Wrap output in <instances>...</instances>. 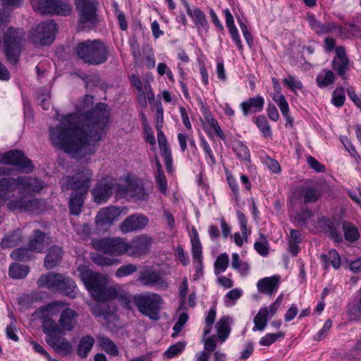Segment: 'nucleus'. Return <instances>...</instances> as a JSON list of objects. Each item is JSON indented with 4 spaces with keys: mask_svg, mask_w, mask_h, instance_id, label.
Wrapping results in <instances>:
<instances>
[{
    "mask_svg": "<svg viewBox=\"0 0 361 361\" xmlns=\"http://www.w3.org/2000/svg\"><path fill=\"white\" fill-rule=\"evenodd\" d=\"M93 97L86 94L76 105V112L64 116L59 125L49 128L50 140L59 149L75 158L92 155L101 139L109 116L106 105L91 109Z\"/></svg>",
    "mask_w": 361,
    "mask_h": 361,
    "instance_id": "f257e3e1",
    "label": "nucleus"
},
{
    "mask_svg": "<svg viewBox=\"0 0 361 361\" xmlns=\"http://www.w3.org/2000/svg\"><path fill=\"white\" fill-rule=\"evenodd\" d=\"M78 316L75 310L66 307L60 314L58 323L55 321L47 322L45 328L49 334L45 336V341L54 351L63 355L71 353L73 348L71 343L61 335L73 330L78 323Z\"/></svg>",
    "mask_w": 361,
    "mask_h": 361,
    "instance_id": "f03ea898",
    "label": "nucleus"
},
{
    "mask_svg": "<svg viewBox=\"0 0 361 361\" xmlns=\"http://www.w3.org/2000/svg\"><path fill=\"white\" fill-rule=\"evenodd\" d=\"M77 271L86 288L94 300L106 302L118 297V290L107 286L108 281L105 276L99 273L92 272L85 265L78 266Z\"/></svg>",
    "mask_w": 361,
    "mask_h": 361,
    "instance_id": "7ed1b4c3",
    "label": "nucleus"
},
{
    "mask_svg": "<svg viewBox=\"0 0 361 361\" xmlns=\"http://www.w3.org/2000/svg\"><path fill=\"white\" fill-rule=\"evenodd\" d=\"M77 56L85 63L99 65L108 59V48L100 40H86L80 42L75 47Z\"/></svg>",
    "mask_w": 361,
    "mask_h": 361,
    "instance_id": "20e7f679",
    "label": "nucleus"
},
{
    "mask_svg": "<svg viewBox=\"0 0 361 361\" xmlns=\"http://www.w3.org/2000/svg\"><path fill=\"white\" fill-rule=\"evenodd\" d=\"M133 302L143 315L152 320L159 319V312L163 304V299L160 295L151 292L135 295L133 297Z\"/></svg>",
    "mask_w": 361,
    "mask_h": 361,
    "instance_id": "39448f33",
    "label": "nucleus"
},
{
    "mask_svg": "<svg viewBox=\"0 0 361 361\" xmlns=\"http://www.w3.org/2000/svg\"><path fill=\"white\" fill-rule=\"evenodd\" d=\"M0 164H3L0 166V176L13 174V169L8 166H16L20 171L26 173H30L33 169L32 161L20 150H10L0 154Z\"/></svg>",
    "mask_w": 361,
    "mask_h": 361,
    "instance_id": "423d86ee",
    "label": "nucleus"
},
{
    "mask_svg": "<svg viewBox=\"0 0 361 361\" xmlns=\"http://www.w3.org/2000/svg\"><path fill=\"white\" fill-rule=\"evenodd\" d=\"M75 10L78 14V25L83 29L91 30L99 23L97 0H75Z\"/></svg>",
    "mask_w": 361,
    "mask_h": 361,
    "instance_id": "0eeeda50",
    "label": "nucleus"
},
{
    "mask_svg": "<svg viewBox=\"0 0 361 361\" xmlns=\"http://www.w3.org/2000/svg\"><path fill=\"white\" fill-rule=\"evenodd\" d=\"M25 41V32L22 29L9 27L4 35V53L8 61L16 64Z\"/></svg>",
    "mask_w": 361,
    "mask_h": 361,
    "instance_id": "6e6552de",
    "label": "nucleus"
},
{
    "mask_svg": "<svg viewBox=\"0 0 361 361\" xmlns=\"http://www.w3.org/2000/svg\"><path fill=\"white\" fill-rule=\"evenodd\" d=\"M94 248L112 256L128 255V242L121 237L106 238L93 241Z\"/></svg>",
    "mask_w": 361,
    "mask_h": 361,
    "instance_id": "1a4fd4ad",
    "label": "nucleus"
},
{
    "mask_svg": "<svg viewBox=\"0 0 361 361\" xmlns=\"http://www.w3.org/2000/svg\"><path fill=\"white\" fill-rule=\"evenodd\" d=\"M57 31V25L54 20H49L37 25L30 33V40L37 45H49L54 39Z\"/></svg>",
    "mask_w": 361,
    "mask_h": 361,
    "instance_id": "9d476101",
    "label": "nucleus"
},
{
    "mask_svg": "<svg viewBox=\"0 0 361 361\" xmlns=\"http://www.w3.org/2000/svg\"><path fill=\"white\" fill-rule=\"evenodd\" d=\"M93 172L87 167H82L73 176L66 178V185L71 190L88 193L92 180Z\"/></svg>",
    "mask_w": 361,
    "mask_h": 361,
    "instance_id": "9b49d317",
    "label": "nucleus"
},
{
    "mask_svg": "<svg viewBox=\"0 0 361 361\" xmlns=\"http://www.w3.org/2000/svg\"><path fill=\"white\" fill-rule=\"evenodd\" d=\"M64 306L65 304L63 302L55 301L35 310L34 316L42 321V329L46 336L49 334V333L46 331L45 328L47 322L55 321L52 317L57 316L59 313L61 314L64 309Z\"/></svg>",
    "mask_w": 361,
    "mask_h": 361,
    "instance_id": "f8f14e48",
    "label": "nucleus"
},
{
    "mask_svg": "<svg viewBox=\"0 0 361 361\" xmlns=\"http://www.w3.org/2000/svg\"><path fill=\"white\" fill-rule=\"evenodd\" d=\"M11 180H14L12 184V193L18 189L20 192L32 194L39 192L44 188L42 181L31 176H20Z\"/></svg>",
    "mask_w": 361,
    "mask_h": 361,
    "instance_id": "ddd939ff",
    "label": "nucleus"
},
{
    "mask_svg": "<svg viewBox=\"0 0 361 361\" xmlns=\"http://www.w3.org/2000/svg\"><path fill=\"white\" fill-rule=\"evenodd\" d=\"M120 211L114 206L100 209L95 216V224L99 229L106 230L118 217Z\"/></svg>",
    "mask_w": 361,
    "mask_h": 361,
    "instance_id": "4468645a",
    "label": "nucleus"
},
{
    "mask_svg": "<svg viewBox=\"0 0 361 361\" xmlns=\"http://www.w3.org/2000/svg\"><path fill=\"white\" fill-rule=\"evenodd\" d=\"M137 280L144 286H157L161 289H166L168 288V283L166 280L159 271L155 270L146 269L140 271Z\"/></svg>",
    "mask_w": 361,
    "mask_h": 361,
    "instance_id": "2eb2a0df",
    "label": "nucleus"
},
{
    "mask_svg": "<svg viewBox=\"0 0 361 361\" xmlns=\"http://www.w3.org/2000/svg\"><path fill=\"white\" fill-rule=\"evenodd\" d=\"M320 191L313 187H300L295 190L291 197L292 205L298 202L305 204L315 202L320 197Z\"/></svg>",
    "mask_w": 361,
    "mask_h": 361,
    "instance_id": "dca6fc26",
    "label": "nucleus"
},
{
    "mask_svg": "<svg viewBox=\"0 0 361 361\" xmlns=\"http://www.w3.org/2000/svg\"><path fill=\"white\" fill-rule=\"evenodd\" d=\"M42 206L41 202L35 198L27 199L25 197L11 200L8 203V209L11 211H25L38 213Z\"/></svg>",
    "mask_w": 361,
    "mask_h": 361,
    "instance_id": "f3484780",
    "label": "nucleus"
},
{
    "mask_svg": "<svg viewBox=\"0 0 361 361\" xmlns=\"http://www.w3.org/2000/svg\"><path fill=\"white\" fill-rule=\"evenodd\" d=\"M117 184L112 181H102L94 187L92 191L93 200L97 204L106 202L113 194Z\"/></svg>",
    "mask_w": 361,
    "mask_h": 361,
    "instance_id": "a211bd4d",
    "label": "nucleus"
},
{
    "mask_svg": "<svg viewBox=\"0 0 361 361\" xmlns=\"http://www.w3.org/2000/svg\"><path fill=\"white\" fill-rule=\"evenodd\" d=\"M149 222L148 218L142 214H134L127 217L120 225L123 233H128L144 228Z\"/></svg>",
    "mask_w": 361,
    "mask_h": 361,
    "instance_id": "6ab92c4d",
    "label": "nucleus"
},
{
    "mask_svg": "<svg viewBox=\"0 0 361 361\" xmlns=\"http://www.w3.org/2000/svg\"><path fill=\"white\" fill-rule=\"evenodd\" d=\"M333 69L341 77H344L350 68V61L343 47H336V57L332 61Z\"/></svg>",
    "mask_w": 361,
    "mask_h": 361,
    "instance_id": "aec40b11",
    "label": "nucleus"
},
{
    "mask_svg": "<svg viewBox=\"0 0 361 361\" xmlns=\"http://www.w3.org/2000/svg\"><path fill=\"white\" fill-rule=\"evenodd\" d=\"M151 243V238L144 235L137 236L128 243V255L137 257L146 252L149 250Z\"/></svg>",
    "mask_w": 361,
    "mask_h": 361,
    "instance_id": "412c9836",
    "label": "nucleus"
},
{
    "mask_svg": "<svg viewBox=\"0 0 361 361\" xmlns=\"http://www.w3.org/2000/svg\"><path fill=\"white\" fill-rule=\"evenodd\" d=\"M279 284L280 277L274 275L273 276L263 278L258 281L257 288L259 293L272 295L277 292Z\"/></svg>",
    "mask_w": 361,
    "mask_h": 361,
    "instance_id": "4be33fe9",
    "label": "nucleus"
},
{
    "mask_svg": "<svg viewBox=\"0 0 361 361\" xmlns=\"http://www.w3.org/2000/svg\"><path fill=\"white\" fill-rule=\"evenodd\" d=\"M264 105V99L262 96L250 97L240 104V108L243 115L247 116L249 114H255L262 111Z\"/></svg>",
    "mask_w": 361,
    "mask_h": 361,
    "instance_id": "5701e85b",
    "label": "nucleus"
},
{
    "mask_svg": "<svg viewBox=\"0 0 361 361\" xmlns=\"http://www.w3.org/2000/svg\"><path fill=\"white\" fill-rule=\"evenodd\" d=\"M71 298H75L78 294V287L75 282L70 277L61 274L59 286L56 290Z\"/></svg>",
    "mask_w": 361,
    "mask_h": 361,
    "instance_id": "b1692460",
    "label": "nucleus"
},
{
    "mask_svg": "<svg viewBox=\"0 0 361 361\" xmlns=\"http://www.w3.org/2000/svg\"><path fill=\"white\" fill-rule=\"evenodd\" d=\"M87 195V193L72 190L68 201V207L72 215L78 216L80 214Z\"/></svg>",
    "mask_w": 361,
    "mask_h": 361,
    "instance_id": "393cba45",
    "label": "nucleus"
},
{
    "mask_svg": "<svg viewBox=\"0 0 361 361\" xmlns=\"http://www.w3.org/2000/svg\"><path fill=\"white\" fill-rule=\"evenodd\" d=\"M61 277V274L49 272L41 275L37 283L39 288H46L56 291L57 286H59Z\"/></svg>",
    "mask_w": 361,
    "mask_h": 361,
    "instance_id": "a878e982",
    "label": "nucleus"
},
{
    "mask_svg": "<svg viewBox=\"0 0 361 361\" xmlns=\"http://www.w3.org/2000/svg\"><path fill=\"white\" fill-rule=\"evenodd\" d=\"M307 20L311 29L318 35L330 33L338 27L333 23H322L313 14H308Z\"/></svg>",
    "mask_w": 361,
    "mask_h": 361,
    "instance_id": "bb28decb",
    "label": "nucleus"
},
{
    "mask_svg": "<svg viewBox=\"0 0 361 361\" xmlns=\"http://www.w3.org/2000/svg\"><path fill=\"white\" fill-rule=\"evenodd\" d=\"M123 194L134 197L137 200H145L147 197V194L145 192L142 184L134 180L127 183L126 188Z\"/></svg>",
    "mask_w": 361,
    "mask_h": 361,
    "instance_id": "cd10ccee",
    "label": "nucleus"
},
{
    "mask_svg": "<svg viewBox=\"0 0 361 361\" xmlns=\"http://www.w3.org/2000/svg\"><path fill=\"white\" fill-rule=\"evenodd\" d=\"M63 256L62 248L57 245L51 246L47 253L44 259V266L47 269L54 268L61 260Z\"/></svg>",
    "mask_w": 361,
    "mask_h": 361,
    "instance_id": "c85d7f7f",
    "label": "nucleus"
},
{
    "mask_svg": "<svg viewBox=\"0 0 361 361\" xmlns=\"http://www.w3.org/2000/svg\"><path fill=\"white\" fill-rule=\"evenodd\" d=\"M23 240V235L20 229H16L8 232L2 238L1 247L2 248H11L16 246Z\"/></svg>",
    "mask_w": 361,
    "mask_h": 361,
    "instance_id": "c756f323",
    "label": "nucleus"
},
{
    "mask_svg": "<svg viewBox=\"0 0 361 361\" xmlns=\"http://www.w3.org/2000/svg\"><path fill=\"white\" fill-rule=\"evenodd\" d=\"M343 236L346 241L349 243L356 242L360 236V231L357 226L352 222L344 221L342 223Z\"/></svg>",
    "mask_w": 361,
    "mask_h": 361,
    "instance_id": "7c9ffc66",
    "label": "nucleus"
},
{
    "mask_svg": "<svg viewBox=\"0 0 361 361\" xmlns=\"http://www.w3.org/2000/svg\"><path fill=\"white\" fill-rule=\"evenodd\" d=\"M95 343L94 338L87 335L79 341L77 347V354L80 358H86Z\"/></svg>",
    "mask_w": 361,
    "mask_h": 361,
    "instance_id": "2f4dec72",
    "label": "nucleus"
},
{
    "mask_svg": "<svg viewBox=\"0 0 361 361\" xmlns=\"http://www.w3.org/2000/svg\"><path fill=\"white\" fill-rule=\"evenodd\" d=\"M30 271V268L25 264L13 262L8 268V276L13 279H25Z\"/></svg>",
    "mask_w": 361,
    "mask_h": 361,
    "instance_id": "473e14b6",
    "label": "nucleus"
},
{
    "mask_svg": "<svg viewBox=\"0 0 361 361\" xmlns=\"http://www.w3.org/2000/svg\"><path fill=\"white\" fill-rule=\"evenodd\" d=\"M321 260L325 269H327L329 265H331L335 269H337L341 265L340 256L335 250H331L327 253L322 254L321 255Z\"/></svg>",
    "mask_w": 361,
    "mask_h": 361,
    "instance_id": "72a5a7b5",
    "label": "nucleus"
},
{
    "mask_svg": "<svg viewBox=\"0 0 361 361\" xmlns=\"http://www.w3.org/2000/svg\"><path fill=\"white\" fill-rule=\"evenodd\" d=\"M44 233L37 229L33 231L32 238L28 242L27 247L32 252H42L44 250Z\"/></svg>",
    "mask_w": 361,
    "mask_h": 361,
    "instance_id": "f704fd0d",
    "label": "nucleus"
},
{
    "mask_svg": "<svg viewBox=\"0 0 361 361\" xmlns=\"http://www.w3.org/2000/svg\"><path fill=\"white\" fill-rule=\"evenodd\" d=\"M269 318V310L267 307H262L259 309L258 313L254 317V326L252 328L253 331L264 330L267 325Z\"/></svg>",
    "mask_w": 361,
    "mask_h": 361,
    "instance_id": "c9c22d12",
    "label": "nucleus"
},
{
    "mask_svg": "<svg viewBox=\"0 0 361 361\" xmlns=\"http://www.w3.org/2000/svg\"><path fill=\"white\" fill-rule=\"evenodd\" d=\"M192 258L195 262L200 264L202 267V245L199 238L198 233L193 231V237L191 238Z\"/></svg>",
    "mask_w": 361,
    "mask_h": 361,
    "instance_id": "e433bc0d",
    "label": "nucleus"
},
{
    "mask_svg": "<svg viewBox=\"0 0 361 361\" xmlns=\"http://www.w3.org/2000/svg\"><path fill=\"white\" fill-rule=\"evenodd\" d=\"M51 11L50 15L68 16L71 13V6L61 0H51Z\"/></svg>",
    "mask_w": 361,
    "mask_h": 361,
    "instance_id": "4c0bfd02",
    "label": "nucleus"
},
{
    "mask_svg": "<svg viewBox=\"0 0 361 361\" xmlns=\"http://www.w3.org/2000/svg\"><path fill=\"white\" fill-rule=\"evenodd\" d=\"M232 268L238 271L241 276H247L250 271V266L247 262H243L240 259L238 253L232 254Z\"/></svg>",
    "mask_w": 361,
    "mask_h": 361,
    "instance_id": "58836bf2",
    "label": "nucleus"
},
{
    "mask_svg": "<svg viewBox=\"0 0 361 361\" xmlns=\"http://www.w3.org/2000/svg\"><path fill=\"white\" fill-rule=\"evenodd\" d=\"M98 343L103 350L107 354L116 356L118 355V350L116 344L106 336L97 337Z\"/></svg>",
    "mask_w": 361,
    "mask_h": 361,
    "instance_id": "ea45409f",
    "label": "nucleus"
},
{
    "mask_svg": "<svg viewBox=\"0 0 361 361\" xmlns=\"http://www.w3.org/2000/svg\"><path fill=\"white\" fill-rule=\"evenodd\" d=\"M14 180L11 178L0 179V202L8 200L12 195V184Z\"/></svg>",
    "mask_w": 361,
    "mask_h": 361,
    "instance_id": "a19ab883",
    "label": "nucleus"
},
{
    "mask_svg": "<svg viewBox=\"0 0 361 361\" xmlns=\"http://www.w3.org/2000/svg\"><path fill=\"white\" fill-rule=\"evenodd\" d=\"M187 13L191 17L197 27L202 29L207 28L208 24L206 16L200 8H197L194 10L190 9L189 13Z\"/></svg>",
    "mask_w": 361,
    "mask_h": 361,
    "instance_id": "79ce46f5",
    "label": "nucleus"
},
{
    "mask_svg": "<svg viewBox=\"0 0 361 361\" xmlns=\"http://www.w3.org/2000/svg\"><path fill=\"white\" fill-rule=\"evenodd\" d=\"M33 10L42 15H50L51 0H30Z\"/></svg>",
    "mask_w": 361,
    "mask_h": 361,
    "instance_id": "37998d69",
    "label": "nucleus"
},
{
    "mask_svg": "<svg viewBox=\"0 0 361 361\" xmlns=\"http://www.w3.org/2000/svg\"><path fill=\"white\" fill-rule=\"evenodd\" d=\"M32 252L28 247H19L13 250L11 252L10 257H11V259L16 261L27 262L32 259Z\"/></svg>",
    "mask_w": 361,
    "mask_h": 361,
    "instance_id": "c03bdc74",
    "label": "nucleus"
},
{
    "mask_svg": "<svg viewBox=\"0 0 361 361\" xmlns=\"http://www.w3.org/2000/svg\"><path fill=\"white\" fill-rule=\"evenodd\" d=\"M228 320V317H224L216 324L218 337L221 342H224L230 334Z\"/></svg>",
    "mask_w": 361,
    "mask_h": 361,
    "instance_id": "a18cd8bd",
    "label": "nucleus"
},
{
    "mask_svg": "<svg viewBox=\"0 0 361 361\" xmlns=\"http://www.w3.org/2000/svg\"><path fill=\"white\" fill-rule=\"evenodd\" d=\"M335 80V74L331 71H324L317 75L316 82L319 87L324 88L334 83Z\"/></svg>",
    "mask_w": 361,
    "mask_h": 361,
    "instance_id": "49530a36",
    "label": "nucleus"
},
{
    "mask_svg": "<svg viewBox=\"0 0 361 361\" xmlns=\"http://www.w3.org/2000/svg\"><path fill=\"white\" fill-rule=\"evenodd\" d=\"M233 149L240 160L248 162L250 161L249 149L243 142L240 140L236 141L233 144Z\"/></svg>",
    "mask_w": 361,
    "mask_h": 361,
    "instance_id": "de8ad7c7",
    "label": "nucleus"
},
{
    "mask_svg": "<svg viewBox=\"0 0 361 361\" xmlns=\"http://www.w3.org/2000/svg\"><path fill=\"white\" fill-rule=\"evenodd\" d=\"M255 123L266 138H271L272 133L267 118L264 116H257Z\"/></svg>",
    "mask_w": 361,
    "mask_h": 361,
    "instance_id": "09e8293b",
    "label": "nucleus"
},
{
    "mask_svg": "<svg viewBox=\"0 0 361 361\" xmlns=\"http://www.w3.org/2000/svg\"><path fill=\"white\" fill-rule=\"evenodd\" d=\"M229 259L226 253H221L214 262V272L216 275L225 271L228 267Z\"/></svg>",
    "mask_w": 361,
    "mask_h": 361,
    "instance_id": "8fccbe9b",
    "label": "nucleus"
},
{
    "mask_svg": "<svg viewBox=\"0 0 361 361\" xmlns=\"http://www.w3.org/2000/svg\"><path fill=\"white\" fill-rule=\"evenodd\" d=\"M312 216V211L307 207H304L300 211L296 212L294 220L298 225L305 226Z\"/></svg>",
    "mask_w": 361,
    "mask_h": 361,
    "instance_id": "3c124183",
    "label": "nucleus"
},
{
    "mask_svg": "<svg viewBox=\"0 0 361 361\" xmlns=\"http://www.w3.org/2000/svg\"><path fill=\"white\" fill-rule=\"evenodd\" d=\"M324 221L326 227V231L330 234L331 237L337 243L343 242V235L333 222L326 219Z\"/></svg>",
    "mask_w": 361,
    "mask_h": 361,
    "instance_id": "603ef678",
    "label": "nucleus"
},
{
    "mask_svg": "<svg viewBox=\"0 0 361 361\" xmlns=\"http://www.w3.org/2000/svg\"><path fill=\"white\" fill-rule=\"evenodd\" d=\"M283 83L294 92H296L297 90H301L303 88L302 82L291 75H288V76L283 80Z\"/></svg>",
    "mask_w": 361,
    "mask_h": 361,
    "instance_id": "864d4df0",
    "label": "nucleus"
},
{
    "mask_svg": "<svg viewBox=\"0 0 361 361\" xmlns=\"http://www.w3.org/2000/svg\"><path fill=\"white\" fill-rule=\"evenodd\" d=\"M186 345L185 342L180 341L174 345H171L164 353L167 358H173L175 356L180 354L185 349Z\"/></svg>",
    "mask_w": 361,
    "mask_h": 361,
    "instance_id": "5fc2aeb1",
    "label": "nucleus"
},
{
    "mask_svg": "<svg viewBox=\"0 0 361 361\" xmlns=\"http://www.w3.org/2000/svg\"><path fill=\"white\" fill-rule=\"evenodd\" d=\"M254 247L262 256H267L269 254V243L264 235L260 234V241L255 242Z\"/></svg>",
    "mask_w": 361,
    "mask_h": 361,
    "instance_id": "6e6d98bb",
    "label": "nucleus"
},
{
    "mask_svg": "<svg viewBox=\"0 0 361 361\" xmlns=\"http://www.w3.org/2000/svg\"><path fill=\"white\" fill-rule=\"evenodd\" d=\"M283 336L284 334L281 331L277 333L267 334L261 338L259 343L261 345L269 346L276 342L279 338H283Z\"/></svg>",
    "mask_w": 361,
    "mask_h": 361,
    "instance_id": "4d7b16f0",
    "label": "nucleus"
},
{
    "mask_svg": "<svg viewBox=\"0 0 361 361\" xmlns=\"http://www.w3.org/2000/svg\"><path fill=\"white\" fill-rule=\"evenodd\" d=\"M137 270V267L135 264L122 265L116 270L115 275L117 278H122L133 274Z\"/></svg>",
    "mask_w": 361,
    "mask_h": 361,
    "instance_id": "13d9d810",
    "label": "nucleus"
},
{
    "mask_svg": "<svg viewBox=\"0 0 361 361\" xmlns=\"http://www.w3.org/2000/svg\"><path fill=\"white\" fill-rule=\"evenodd\" d=\"M345 100V96L343 88L336 89L332 94V104L336 107H341L343 105Z\"/></svg>",
    "mask_w": 361,
    "mask_h": 361,
    "instance_id": "bf43d9fd",
    "label": "nucleus"
},
{
    "mask_svg": "<svg viewBox=\"0 0 361 361\" xmlns=\"http://www.w3.org/2000/svg\"><path fill=\"white\" fill-rule=\"evenodd\" d=\"M201 146L207 155L206 160L208 164L211 166H214L216 164V161L209 143L205 140H202Z\"/></svg>",
    "mask_w": 361,
    "mask_h": 361,
    "instance_id": "052dcab7",
    "label": "nucleus"
},
{
    "mask_svg": "<svg viewBox=\"0 0 361 361\" xmlns=\"http://www.w3.org/2000/svg\"><path fill=\"white\" fill-rule=\"evenodd\" d=\"M188 320V315L185 312H182L178 317V321L173 326V333L172 337L175 338L178 334L182 330L183 326Z\"/></svg>",
    "mask_w": 361,
    "mask_h": 361,
    "instance_id": "680f3d73",
    "label": "nucleus"
},
{
    "mask_svg": "<svg viewBox=\"0 0 361 361\" xmlns=\"http://www.w3.org/2000/svg\"><path fill=\"white\" fill-rule=\"evenodd\" d=\"M157 139L161 154L171 152L170 147L168 145L167 139L161 129L157 130Z\"/></svg>",
    "mask_w": 361,
    "mask_h": 361,
    "instance_id": "e2e57ef3",
    "label": "nucleus"
},
{
    "mask_svg": "<svg viewBox=\"0 0 361 361\" xmlns=\"http://www.w3.org/2000/svg\"><path fill=\"white\" fill-rule=\"evenodd\" d=\"M156 183L158 185L159 190L166 194L167 190V181L164 173H156L155 175Z\"/></svg>",
    "mask_w": 361,
    "mask_h": 361,
    "instance_id": "0e129e2a",
    "label": "nucleus"
},
{
    "mask_svg": "<svg viewBox=\"0 0 361 361\" xmlns=\"http://www.w3.org/2000/svg\"><path fill=\"white\" fill-rule=\"evenodd\" d=\"M307 162L309 166L314 170L317 172H324L325 166L324 165L319 163L315 158L312 156H308L307 157Z\"/></svg>",
    "mask_w": 361,
    "mask_h": 361,
    "instance_id": "69168bd1",
    "label": "nucleus"
},
{
    "mask_svg": "<svg viewBox=\"0 0 361 361\" xmlns=\"http://www.w3.org/2000/svg\"><path fill=\"white\" fill-rule=\"evenodd\" d=\"M16 321L11 322L6 329V336L13 341H18L19 338L16 335Z\"/></svg>",
    "mask_w": 361,
    "mask_h": 361,
    "instance_id": "338daca9",
    "label": "nucleus"
},
{
    "mask_svg": "<svg viewBox=\"0 0 361 361\" xmlns=\"http://www.w3.org/2000/svg\"><path fill=\"white\" fill-rule=\"evenodd\" d=\"M267 166L274 173H279L281 171V166L279 163L270 157H267L264 161Z\"/></svg>",
    "mask_w": 361,
    "mask_h": 361,
    "instance_id": "774afa93",
    "label": "nucleus"
}]
</instances>
